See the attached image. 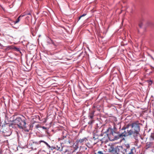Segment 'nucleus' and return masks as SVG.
Here are the masks:
<instances>
[{
	"instance_id": "b1692460",
	"label": "nucleus",
	"mask_w": 154,
	"mask_h": 154,
	"mask_svg": "<svg viewBox=\"0 0 154 154\" xmlns=\"http://www.w3.org/2000/svg\"><path fill=\"white\" fill-rule=\"evenodd\" d=\"M15 116L14 115H13L12 117H13V118H14V117H15Z\"/></svg>"
},
{
	"instance_id": "6e6552de",
	"label": "nucleus",
	"mask_w": 154,
	"mask_h": 154,
	"mask_svg": "<svg viewBox=\"0 0 154 154\" xmlns=\"http://www.w3.org/2000/svg\"><path fill=\"white\" fill-rule=\"evenodd\" d=\"M54 148L57 150L61 151L63 150V147L61 144H59L56 147H54Z\"/></svg>"
},
{
	"instance_id": "4be33fe9",
	"label": "nucleus",
	"mask_w": 154,
	"mask_h": 154,
	"mask_svg": "<svg viewBox=\"0 0 154 154\" xmlns=\"http://www.w3.org/2000/svg\"><path fill=\"white\" fill-rule=\"evenodd\" d=\"M142 25H143V24H142V23H140V24H139V27H142Z\"/></svg>"
},
{
	"instance_id": "5701e85b",
	"label": "nucleus",
	"mask_w": 154,
	"mask_h": 154,
	"mask_svg": "<svg viewBox=\"0 0 154 154\" xmlns=\"http://www.w3.org/2000/svg\"><path fill=\"white\" fill-rule=\"evenodd\" d=\"M28 15H29L31 17H32V16L31 15V14L30 13H29L28 14Z\"/></svg>"
},
{
	"instance_id": "0eeeda50",
	"label": "nucleus",
	"mask_w": 154,
	"mask_h": 154,
	"mask_svg": "<svg viewBox=\"0 0 154 154\" xmlns=\"http://www.w3.org/2000/svg\"><path fill=\"white\" fill-rule=\"evenodd\" d=\"M126 137L125 135V134L124 131L123 132H122L120 134H117V140L119 139V138H123L124 137Z\"/></svg>"
},
{
	"instance_id": "f8f14e48",
	"label": "nucleus",
	"mask_w": 154,
	"mask_h": 154,
	"mask_svg": "<svg viewBox=\"0 0 154 154\" xmlns=\"http://www.w3.org/2000/svg\"><path fill=\"white\" fill-rule=\"evenodd\" d=\"M23 15H20V16H19L18 18L16 20L14 21V23L15 24L16 23H18L20 21V18L21 17H23Z\"/></svg>"
},
{
	"instance_id": "a878e982",
	"label": "nucleus",
	"mask_w": 154,
	"mask_h": 154,
	"mask_svg": "<svg viewBox=\"0 0 154 154\" xmlns=\"http://www.w3.org/2000/svg\"><path fill=\"white\" fill-rule=\"evenodd\" d=\"M116 154H119V153H117Z\"/></svg>"
},
{
	"instance_id": "9b49d317",
	"label": "nucleus",
	"mask_w": 154,
	"mask_h": 154,
	"mask_svg": "<svg viewBox=\"0 0 154 154\" xmlns=\"http://www.w3.org/2000/svg\"><path fill=\"white\" fill-rule=\"evenodd\" d=\"M63 139L64 140L63 142L64 143H66V144H68V143H70V140L68 139H66V140H64V137H63Z\"/></svg>"
},
{
	"instance_id": "39448f33",
	"label": "nucleus",
	"mask_w": 154,
	"mask_h": 154,
	"mask_svg": "<svg viewBox=\"0 0 154 154\" xmlns=\"http://www.w3.org/2000/svg\"><path fill=\"white\" fill-rule=\"evenodd\" d=\"M87 141V139L85 137L83 138L82 139H80L77 140L76 141V143H77V145H78L79 144L82 145L84 144L85 143H86Z\"/></svg>"
},
{
	"instance_id": "bb28decb",
	"label": "nucleus",
	"mask_w": 154,
	"mask_h": 154,
	"mask_svg": "<svg viewBox=\"0 0 154 154\" xmlns=\"http://www.w3.org/2000/svg\"><path fill=\"white\" fill-rule=\"evenodd\" d=\"M152 59H154H154L153 58V57H152Z\"/></svg>"
},
{
	"instance_id": "f03ea898",
	"label": "nucleus",
	"mask_w": 154,
	"mask_h": 154,
	"mask_svg": "<svg viewBox=\"0 0 154 154\" xmlns=\"http://www.w3.org/2000/svg\"><path fill=\"white\" fill-rule=\"evenodd\" d=\"M140 123L138 121H136L132 123L131 126L134 132V134H136L137 136L139 134V132L140 131Z\"/></svg>"
},
{
	"instance_id": "2eb2a0df",
	"label": "nucleus",
	"mask_w": 154,
	"mask_h": 154,
	"mask_svg": "<svg viewBox=\"0 0 154 154\" xmlns=\"http://www.w3.org/2000/svg\"><path fill=\"white\" fill-rule=\"evenodd\" d=\"M42 140H40L38 142H36V141H34V142H33V144H41V143H42Z\"/></svg>"
},
{
	"instance_id": "9d476101",
	"label": "nucleus",
	"mask_w": 154,
	"mask_h": 154,
	"mask_svg": "<svg viewBox=\"0 0 154 154\" xmlns=\"http://www.w3.org/2000/svg\"><path fill=\"white\" fill-rule=\"evenodd\" d=\"M153 145L152 143V142H147L146 143V147L147 149L151 147Z\"/></svg>"
},
{
	"instance_id": "6ab92c4d",
	"label": "nucleus",
	"mask_w": 154,
	"mask_h": 154,
	"mask_svg": "<svg viewBox=\"0 0 154 154\" xmlns=\"http://www.w3.org/2000/svg\"><path fill=\"white\" fill-rule=\"evenodd\" d=\"M42 142H43V143H45L47 146H49V145L48 144V143H47L46 142L43 141V140H42Z\"/></svg>"
},
{
	"instance_id": "aec40b11",
	"label": "nucleus",
	"mask_w": 154,
	"mask_h": 154,
	"mask_svg": "<svg viewBox=\"0 0 154 154\" xmlns=\"http://www.w3.org/2000/svg\"><path fill=\"white\" fill-rule=\"evenodd\" d=\"M97 154H104L101 151H98L97 153Z\"/></svg>"
},
{
	"instance_id": "7ed1b4c3",
	"label": "nucleus",
	"mask_w": 154,
	"mask_h": 154,
	"mask_svg": "<svg viewBox=\"0 0 154 154\" xmlns=\"http://www.w3.org/2000/svg\"><path fill=\"white\" fill-rule=\"evenodd\" d=\"M127 127H123L122 128V131H124L125 135L126 136H130L131 135H133V136L134 137L135 139H136V137L137 136L136 134H134V132L132 130H127V131H125V130L127 128H128Z\"/></svg>"
},
{
	"instance_id": "20e7f679",
	"label": "nucleus",
	"mask_w": 154,
	"mask_h": 154,
	"mask_svg": "<svg viewBox=\"0 0 154 154\" xmlns=\"http://www.w3.org/2000/svg\"><path fill=\"white\" fill-rule=\"evenodd\" d=\"M117 133L112 130L111 133L109 135V139L111 141L117 140Z\"/></svg>"
},
{
	"instance_id": "f3484780",
	"label": "nucleus",
	"mask_w": 154,
	"mask_h": 154,
	"mask_svg": "<svg viewBox=\"0 0 154 154\" xmlns=\"http://www.w3.org/2000/svg\"><path fill=\"white\" fill-rule=\"evenodd\" d=\"M126 148V149H128L129 150H130V146L129 144H127L125 145Z\"/></svg>"
},
{
	"instance_id": "a211bd4d",
	"label": "nucleus",
	"mask_w": 154,
	"mask_h": 154,
	"mask_svg": "<svg viewBox=\"0 0 154 154\" xmlns=\"http://www.w3.org/2000/svg\"><path fill=\"white\" fill-rule=\"evenodd\" d=\"M147 82L149 85H151L152 83V82L151 80H148Z\"/></svg>"
},
{
	"instance_id": "ddd939ff",
	"label": "nucleus",
	"mask_w": 154,
	"mask_h": 154,
	"mask_svg": "<svg viewBox=\"0 0 154 154\" xmlns=\"http://www.w3.org/2000/svg\"><path fill=\"white\" fill-rule=\"evenodd\" d=\"M109 152H112L114 151V147L113 146H110V148L109 149Z\"/></svg>"
},
{
	"instance_id": "f257e3e1",
	"label": "nucleus",
	"mask_w": 154,
	"mask_h": 154,
	"mask_svg": "<svg viewBox=\"0 0 154 154\" xmlns=\"http://www.w3.org/2000/svg\"><path fill=\"white\" fill-rule=\"evenodd\" d=\"M26 119L24 116L17 117L12 121L11 125H16L20 129H24L25 131L28 132L29 129H27L26 121Z\"/></svg>"
},
{
	"instance_id": "c85d7f7f",
	"label": "nucleus",
	"mask_w": 154,
	"mask_h": 154,
	"mask_svg": "<svg viewBox=\"0 0 154 154\" xmlns=\"http://www.w3.org/2000/svg\"><path fill=\"white\" fill-rule=\"evenodd\" d=\"M54 83H52V84H51V85H52L53 84H54Z\"/></svg>"
},
{
	"instance_id": "423d86ee",
	"label": "nucleus",
	"mask_w": 154,
	"mask_h": 154,
	"mask_svg": "<svg viewBox=\"0 0 154 154\" xmlns=\"http://www.w3.org/2000/svg\"><path fill=\"white\" fill-rule=\"evenodd\" d=\"M135 149L134 147L131 149L130 150H129L128 149H125V152H123V154H134L133 151Z\"/></svg>"
},
{
	"instance_id": "cd10ccee",
	"label": "nucleus",
	"mask_w": 154,
	"mask_h": 154,
	"mask_svg": "<svg viewBox=\"0 0 154 154\" xmlns=\"http://www.w3.org/2000/svg\"><path fill=\"white\" fill-rule=\"evenodd\" d=\"M36 127L37 128H38L37 125L36 126Z\"/></svg>"
},
{
	"instance_id": "412c9836",
	"label": "nucleus",
	"mask_w": 154,
	"mask_h": 154,
	"mask_svg": "<svg viewBox=\"0 0 154 154\" xmlns=\"http://www.w3.org/2000/svg\"><path fill=\"white\" fill-rule=\"evenodd\" d=\"M86 15L85 14H83L82 15V16H80L79 18V20H80V18L83 17H84V16H85Z\"/></svg>"
},
{
	"instance_id": "dca6fc26",
	"label": "nucleus",
	"mask_w": 154,
	"mask_h": 154,
	"mask_svg": "<svg viewBox=\"0 0 154 154\" xmlns=\"http://www.w3.org/2000/svg\"><path fill=\"white\" fill-rule=\"evenodd\" d=\"M91 119V120L90 121H89L88 122V124L90 125L92 124L93 123V122H94V121L93 120V119Z\"/></svg>"
},
{
	"instance_id": "4468645a",
	"label": "nucleus",
	"mask_w": 154,
	"mask_h": 154,
	"mask_svg": "<svg viewBox=\"0 0 154 154\" xmlns=\"http://www.w3.org/2000/svg\"><path fill=\"white\" fill-rule=\"evenodd\" d=\"M34 123H33L32 124H31L29 125V128H27V129H29V130L31 129H32V128L33 127V124H34Z\"/></svg>"
},
{
	"instance_id": "393cba45",
	"label": "nucleus",
	"mask_w": 154,
	"mask_h": 154,
	"mask_svg": "<svg viewBox=\"0 0 154 154\" xmlns=\"http://www.w3.org/2000/svg\"><path fill=\"white\" fill-rule=\"evenodd\" d=\"M48 83H51V81H49L48 82Z\"/></svg>"
},
{
	"instance_id": "1a4fd4ad",
	"label": "nucleus",
	"mask_w": 154,
	"mask_h": 154,
	"mask_svg": "<svg viewBox=\"0 0 154 154\" xmlns=\"http://www.w3.org/2000/svg\"><path fill=\"white\" fill-rule=\"evenodd\" d=\"M94 111H91L89 112L88 115V117L90 119H93V117L94 116Z\"/></svg>"
},
{
	"instance_id": "c756f323",
	"label": "nucleus",
	"mask_w": 154,
	"mask_h": 154,
	"mask_svg": "<svg viewBox=\"0 0 154 154\" xmlns=\"http://www.w3.org/2000/svg\"><path fill=\"white\" fill-rule=\"evenodd\" d=\"M95 154H97V153H95Z\"/></svg>"
}]
</instances>
